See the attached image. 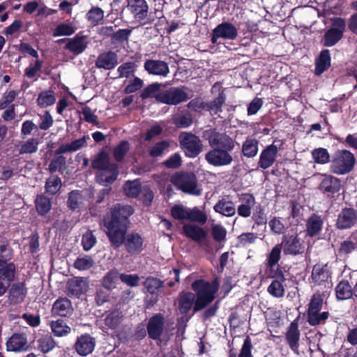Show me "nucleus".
<instances>
[{
	"mask_svg": "<svg viewBox=\"0 0 357 357\" xmlns=\"http://www.w3.org/2000/svg\"><path fill=\"white\" fill-rule=\"evenodd\" d=\"M134 211L130 206H114L104 218V225L107 228V235L111 243L119 248L124 243L126 251L130 255L140 252L143 250L144 240L137 233L127 235L128 218Z\"/></svg>",
	"mask_w": 357,
	"mask_h": 357,
	"instance_id": "f257e3e1",
	"label": "nucleus"
},
{
	"mask_svg": "<svg viewBox=\"0 0 357 357\" xmlns=\"http://www.w3.org/2000/svg\"><path fill=\"white\" fill-rule=\"evenodd\" d=\"M192 289L196 292V300L195 294L191 292L183 293L179 297L178 310L182 314L188 313L193 304L194 311L198 312L211 303L218 291V284L198 280L192 284Z\"/></svg>",
	"mask_w": 357,
	"mask_h": 357,
	"instance_id": "f03ea898",
	"label": "nucleus"
},
{
	"mask_svg": "<svg viewBox=\"0 0 357 357\" xmlns=\"http://www.w3.org/2000/svg\"><path fill=\"white\" fill-rule=\"evenodd\" d=\"M355 157L347 150H338L333 155L331 171L335 174L343 175L352 170L355 165Z\"/></svg>",
	"mask_w": 357,
	"mask_h": 357,
	"instance_id": "7ed1b4c3",
	"label": "nucleus"
},
{
	"mask_svg": "<svg viewBox=\"0 0 357 357\" xmlns=\"http://www.w3.org/2000/svg\"><path fill=\"white\" fill-rule=\"evenodd\" d=\"M179 145L188 158H194L203 151L200 138L191 132H181L178 135Z\"/></svg>",
	"mask_w": 357,
	"mask_h": 357,
	"instance_id": "20e7f679",
	"label": "nucleus"
},
{
	"mask_svg": "<svg viewBox=\"0 0 357 357\" xmlns=\"http://www.w3.org/2000/svg\"><path fill=\"white\" fill-rule=\"evenodd\" d=\"M172 182L183 192L199 196L202 188L197 185V178L193 174H179L172 178Z\"/></svg>",
	"mask_w": 357,
	"mask_h": 357,
	"instance_id": "39448f33",
	"label": "nucleus"
},
{
	"mask_svg": "<svg viewBox=\"0 0 357 357\" xmlns=\"http://www.w3.org/2000/svg\"><path fill=\"white\" fill-rule=\"evenodd\" d=\"M204 137L208 140L211 146H220L227 151H232L234 149L235 142L225 133L208 130L204 132Z\"/></svg>",
	"mask_w": 357,
	"mask_h": 357,
	"instance_id": "423d86ee",
	"label": "nucleus"
},
{
	"mask_svg": "<svg viewBox=\"0 0 357 357\" xmlns=\"http://www.w3.org/2000/svg\"><path fill=\"white\" fill-rule=\"evenodd\" d=\"M237 28L231 22H225L218 24L212 31L211 43L219 44L220 38L223 40H234L238 36Z\"/></svg>",
	"mask_w": 357,
	"mask_h": 357,
	"instance_id": "0eeeda50",
	"label": "nucleus"
},
{
	"mask_svg": "<svg viewBox=\"0 0 357 357\" xmlns=\"http://www.w3.org/2000/svg\"><path fill=\"white\" fill-rule=\"evenodd\" d=\"M188 99L185 91L177 87H172L156 96V100L162 103L176 105Z\"/></svg>",
	"mask_w": 357,
	"mask_h": 357,
	"instance_id": "6e6552de",
	"label": "nucleus"
},
{
	"mask_svg": "<svg viewBox=\"0 0 357 357\" xmlns=\"http://www.w3.org/2000/svg\"><path fill=\"white\" fill-rule=\"evenodd\" d=\"M230 151L218 148L213 149L205 155L207 162L214 167L227 166L231 163L232 156L229 154Z\"/></svg>",
	"mask_w": 357,
	"mask_h": 357,
	"instance_id": "1a4fd4ad",
	"label": "nucleus"
},
{
	"mask_svg": "<svg viewBox=\"0 0 357 357\" xmlns=\"http://www.w3.org/2000/svg\"><path fill=\"white\" fill-rule=\"evenodd\" d=\"M128 8L137 21H144L142 24H151L152 20L146 18L149 6L145 0H127Z\"/></svg>",
	"mask_w": 357,
	"mask_h": 357,
	"instance_id": "9d476101",
	"label": "nucleus"
},
{
	"mask_svg": "<svg viewBox=\"0 0 357 357\" xmlns=\"http://www.w3.org/2000/svg\"><path fill=\"white\" fill-rule=\"evenodd\" d=\"M344 29L345 22L340 18L336 19L333 24V27L324 35V45L326 47L335 45L342 38Z\"/></svg>",
	"mask_w": 357,
	"mask_h": 357,
	"instance_id": "9b49d317",
	"label": "nucleus"
},
{
	"mask_svg": "<svg viewBox=\"0 0 357 357\" xmlns=\"http://www.w3.org/2000/svg\"><path fill=\"white\" fill-rule=\"evenodd\" d=\"M357 224V211L353 208H344L337 215L335 225L339 229H347Z\"/></svg>",
	"mask_w": 357,
	"mask_h": 357,
	"instance_id": "f8f14e48",
	"label": "nucleus"
},
{
	"mask_svg": "<svg viewBox=\"0 0 357 357\" xmlns=\"http://www.w3.org/2000/svg\"><path fill=\"white\" fill-rule=\"evenodd\" d=\"M311 278L312 282L316 284H324L325 287H331V271L328 264L324 265H314L312 271Z\"/></svg>",
	"mask_w": 357,
	"mask_h": 357,
	"instance_id": "ddd939ff",
	"label": "nucleus"
},
{
	"mask_svg": "<svg viewBox=\"0 0 357 357\" xmlns=\"http://www.w3.org/2000/svg\"><path fill=\"white\" fill-rule=\"evenodd\" d=\"M183 231L186 236L206 247L209 245L207 239V232L202 227L192 224H185L183 227Z\"/></svg>",
	"mask_w": 357,
	"mask_h": 357,
	"instance_id": "4468645a",
	"label": "nucleus"
},
{
	"mask_svg": "<svg viewBox=\"0 0 357 357\" xmlns=\"http://www.w3.org/2000/svg\"><path fill=\"white\" fill-rule=\"evenodd\" d=\"M16 267L13 263L6 266L0 265V296H3L13 281L15 275Z\"/></svg>",
	"mask_w": 357,
	"mask_h": 357,
	"instance_id": "2eb2a0df",
	"label": "nucleus"
},
{
	"mask_svg": "<svg viewBox=\"0 0 357 357\" xmlns=\"http://www.w3.org/2000/svg\"><path fill=\"white\" fill-rule=\"evenodd\" d=\"M269 277L274 279L268 287V292L275 298H281L284 295V288L282 282L285 281V278L282 271L277 268L274 273H268Z\"/></svg>",
	"mask_w": 357,
	"mask_h": 357,
	"instance_id": "dca6fc26",
	"label": "nucleus"
},
{
	"mask_svg": "<svg viewBox=\"0 0 357 357\" xmlns=\"http://www.w3.org/2000/svg\"><path fill=\"white\" fill-rule=\"evenodd\" d=\"M284 254L296 255L303 252L304 246L296 236H284L281 243Z\"/></svg>",
	"mask_w": 357,
	"mask_h": 357,
	"instance_id": "f3484780",
	"label": "nucleus"
},
{
	"mask_svg": "<svg viewBox=\"0 0 357 357\" xmlns=\"http://www.w3.org/2000/svg\"><path fill=\"white\" fill-rule=\"evenodd\" d=\"M95 346V339L89 334H84L77 337L75 344V349L79 355L86 356L92 353Z\"/></svg>",
	"mask_w": 357,
	"mask_h": 357,
	"instance_id": "a211bd4d",
	"label": "nucleus"
},
{
	"mask_svg": "<svg viewBox=\"0 0 357 357\" xmlns=\"http://www.w3.org/2000/svg\"><path fill=\"white\" fill-rule=\"evenodd\" d=\"M8 351L20 352L28 349L27 337L24 333H14L6 342Z\"/></svg>",
	"mask_w": 357,
	"mask_h": 357,
	"instance_id": "6ab92c4d",
	"label": "nucleus"
},
{
	"mask_svg": "<svg viewBox=\"0 0 357 357\" xmlns=\"http://www.w3.org/2000/svg\"><path fill=\"white\" fill-rule=\"evenodd\" d=\"M278 149L276 145L272 144L264 149L259 156V166L264 169L271 167L275 161Z\"/></svg>",
	"mask_w": 357,
	"mask_h": 357,
	"instance_id": "aec40b11",
	"label": "nucleus"
},
{
	"mask_svg": "<svg viewBox=\"0 0 357 357\" xmlns=\"http://www.w3.org/2000/svg\"><path fill=\"white\" fill-rule=\"evenodd\" d=\"M88 43L87 37L79 33L74 38L67 40L65 48L73 54L79 55L86 49Z\"/></svg>",
	"mask_w": 357,
	"mask_h": 357,
	"instance_id": "412c9836",
	"label": "nucleus"
},
{
	"mask_svg": "<svg viewBox=\"0 0 357 357\" xmlns=\"http://www.w3.org/2000/svg\"><path fill=\"white\" fill-rule=\"evenodd\" d=\"M164 328V318L160 314L152 317L148 323L147 331L149 337L153 340L160 338Z\"/></svg>",
	"mask_w": 357,
	"mask_h": 357,
	"instance_id": "4be33fe9",
	"label": "nucleus"
},
{
	"mask_svg": "<svg viewBox=\"0 0 357 357\" xmlns=\"http://www.w3.org/2000/svg\"><path fill=\"white\" fill-rule=\"evenodd\" d=\"M144 68L149 73L166 77L169 73L168 64L160 60H147L144 63Z\"/></svg>",
	"mask_w": 357,
	"mask_h": 357,
	"instance_id": "5701e85b",
	"label": "nucleus"
},
{
	"mask_svg": "<svg viewBox=\"0 0 357 357\" xmlns=\"http://www.w3.org/2000/svg\"><path fill=\"white\" fill-rule=\"evenodd\" d=\"M118 174V167L115 165L97 172L96 179L100 184L107 186L114 182Z\"/></svg>",
	"mask_w": 357,
	"mask_h": 357,
	"instance_id": "b1692460",
	"label": "nucleus"
},
{
	"mask_svg": "<svg viewBox=\"0 0 357 357\" xmlns=\"http://www.w3.org/2000/svg\"><path fill=\"white\" fill-rule=\"evenodd\" d=\"M117 55L114 52L109 51L103 52L98 56L96 61V66L98 68L111 70L117 65Z\"/></svg>",
	"mask_w": 357,
	"mask_h": 357,
	"instance_id": "393cba45",
	"label": "nucleus"
},
{
	"mask_svg": "<svg viewBox=\"0 0 357 357\" xmlns=\"http://www.w3.org/2000/svg\"><path fill=\"white\" fill-rule=\"evenodd\" d=\"M241 204L238 206V214L243 218H248L252 213V208L256 204L255 197L248 193L243 194L240 197Z\"/></svg>",
	"mask_w": 357,
	"mask_h": 357,
	"instance_id": "a878e982",
	"label": "nucleus"
},
{
	"mask_svg": "<svg viewBox=\"0 0 357 357\" xmlns=\"http://www.w3.org/2000/svg\"><path fill=\"white\" fill-rule=\"evenodd\" d=\"M71 302L66 298H59L53 304L52 313L53 315L66 317L73 312Z\"/></svg>",
	"mask_w": 357,
	"mask_h": 357,
	"instance_id": "bb28decb",
	"label": "nucleus"
},
{
	"mask_svg": "<svg viewBox=\"0 0 357 357\" xmlns=\"http://www.w3.org/2000/svg\"><path fill=\"white\" fill-rule=\"evenodd\" d=\"M286 340L290 348L296 351L298 347V341L300 340V331L297 319L294 320L288 327L286 332Z\"/></svg>",
	"mask_w": 357,
	"mask_h": 357,
	"instance_id": "cd10ccee",
	"label": "nucleus"
},
{
	"mask_svg": "<svg viewBox=\"0 0 357 357\" xmlns=\"http://www.w3.org/2000/svg\"><path fill=\"white\" fill-rule=\"evenodd\" d=\"M319 184V189L323 192L335 193L340 190L341 187L339 178L328 174H324Z\"/></svg>",
	"mask_w": 357,
	"mask_h": 357,
	"instance_id": "c85d7f7f",
	"label": "nucleus"
},
{
	"mask_svg": "<svg viewBox=\"0 0 357 357\" xmlns=\"http://www.w3.org/2000/svg\"><path fill=\"white\" fill-rule=\"evenodd\" d=\"M89 139V136L84 135L82 138L73 140L70 143L61 144L56 151V154L75 152L85 146L87 140Z\"/></svg>",
	"mask_w": 357,
	"mask_h": 357,
	"instance_id": "c756f323",
	"label": "nucleus"
},
{
	"mask_svg": "<svg viewBox=\"0 0 357 357\" xmlns=\"http://www.w3.org/2000/svg\"><path fill=\"white\" fill-rule=\"evenodd\" d=\"M282 249V245L280 244H277L272 248L270 253L268 255L266 260L267 273H274L277 270V268L279 269L277 264L279 260L280 259Z\"/></svg>",
	"mask_w": 357,
	"mask_h": 357,
	"instance_id": "7c9ffc66",
	"label": "nucleus"
},
{
	"mask_svg": "<svg viewBox=\"0 0 357 357\" xmlns=\"http://www.w3.org/2000/svg\"><path fill=\"white\" fill-rule=\"evenodd\" d=\"M68 293L75 296H79L87 291V284L82 278H73L67 284Z\"/></svg>",
	"mask_w": 357,
	"mask_h": 357,
	"instance_id": "2f4dec72",
	"label": "nucleus"
},
{
	"mask_svg": "<svg viewBox=\"0 0 357 357\" xmlns=\"http://www.w3.org/2000/svg\"><path fill=\"white\" fill-rule=\"evenodd\" d=\"M213 210L224 216L232 217L236 214L234 204L225 198L220 199L214 206Z\"/></svg>",
	"mask_w": 357,
	"mask_h": 357,
	"instance_id": "473e14b6",
	"label": "nucleus"
},
{
	"mask_svg": "<svg viewBox=\"0 0 357 357\" xmlns=\"http://www.w3.org/2000/svg\"><path fill=\"white\" fill-rule=\"evenodd\" d=\"M172 122L178 128H187L192 124L193 121L189 112L178 110L172 116Z\"/></svg>",
	"mask_w": 357,
	"mask_h": 357,
	"instance_id": "72a5a7b5",
	"label": "nucleus"
},
{
	"mask_svg": "<svg viewBox=\"0 0 357 357\" xmlns=\"http://www.w3.org/2000/svg\"><path fill=\"white\" fill-rule=\"evenodd\" d=\"M323 305V299L319 295H314L309 303L307 310V321L308 323H317L315 318V313L319 312Z\"/></svg>",
	"mask_w": 357,
	"mask_h": 357,
	"instance_id": "f704fd0d",
	"label": "nucleus"
},
{
	"mask_svg": "<svg viewBox=\"0 0 357 357\" xmlns=\"http://www.w3.org/2000/svg\"><path fill=\"white\" fill-rule=\"evenodd\" d=\"M315 74L321 75L331 66V54L328 50H324L316 59Z\"/></svg>",
	"mask_w": 357,
	"mask_h": 357,
	"instance_id": "c9c22d12",
	"label": "nucleus"
},
{
	"mask_svg": "<svg viewBox=\"0 0 357 357\" xmlns=\"http://www.w3.org/2000/svg\"><path fill=\"white\" fill-rule=\"evenodd\" d=\"M123 319L122 312L119 310H113L108 312L105 317V324L110 329H116L121 324Z\"/></svg>",
	"mask_w": 357,
	"mask_h": 357,
	"instance_id": "e433bc0d",
	"label": "nucleus"
},
{
	"mask_svg": "<svg viewBox=\"0 0 357 357\" xmlns=\"http://www.w3.org/2000/svg\"><path fill=\"white\" fill-rule=\"evenodd\" d=\"M52 333L56 337L67 336L71 332V328L62 319L51 321L49 324Z\"/></svg>",
	"mask_w": 357,
	"mask_h": 357,
	"instance_id": "4c0bfd02",
	"label": "nucleus"
},
{
	"mask_svg": "<svg viewBox=\"0 0 357 357\" xmlns=\"http://www.w3.org/2000/svg\"><path fill=\"white\" fill-rule=\"evenodd\" d=\"M323 221L320 216L312 215L307 222V231L309 236H314L321 230Z\"/></svg>",
	"mask_w": 357,
	"mask_h": 357,
	"instance_id": "58836bf2",
	"label": "nucleus"
},
{
	"mask_svg": "<svg viewBox=\"0 0 357 357\" xmlns=\"http://www.w3.org/2000/svg\"><path fill=\"white\" fill-rule=\"evenodd\" d=\"M258 141L254 138H248L242 145V153L247 158H253L258 153Z\"/></svg>",
	"mask_w": 357,
	"mask_h": 357,
	"instance_id": "ea45409f",
	"label": "nucleus"
},
{
	"mask_svg": "<svg viewBox=\"0 0 357 357\" xmlns=\"http://www.w3.org/2000/svg\"><path fill=\"white\" fill-rule=\"evenodd\" d=\"M115 165L116 164L109 162L108 155L103 151L96 155L92 161L93 168L98 169V172L108 168L109 166Z\"/></svg>",
	"mask_w": 357,
	"mask_h": 357,
	"instance_id": "a19ab883",
	"label": "nucleus"
},
{
	"mask_svg": "<svg viewBox=\"0 0 357 357\" xmlns=\"http://www.w3.org/2000/svg\"><path fill=\"white\" fill-rule=\"evenodd\" d=\"M336 297L340 301L347 300L352 296V288L347 281H341L335 288Z\"/></svg>",
	"mask_w": 357,
	"mask_h": 357,
	"instance_id": "79ce46f5",
	"label": "nucleus"
},
{
	"mask_svg": "<svg viewBox=\"0 0 357 357\" xmlns=\"http://www.w3.org/2000/svg\"><path fill=\"white\" fill-rule=\"evenodd\" d=\"M120 274L116 269L109 271L102 279V285L107 289L111 290L116 287Z\"/></svg>",
	"mask_w": 357,
	"mask_h": 357,
	"instance_id": "37998d69",
	"label": "nucleus"
},
{
	"mask_svg": "<svg viewBox=\"0 0 357 357\" xmlns=\"http://www.w3.org/2000/svg\"><path fill=\"white\" fill-rule=\"evenodd\" d=\"M55 101V93L51 90L42 91L37 98L38 105L43 108L54 105Z\"/></svg>",
	"mask_w": 357,
	"mask_h": 357,
	"instance_id": "c03bdc74",
	"label": "nucleus"
},
{
	"mask_svg": "<svg viewBox=\"0 0 357 357\" xmlns=\"http://www.w3.org/2000/svg\"><path fill=\"white\" fill-rule=\"evenodd\" d=\"M87 21L92 26L98 25L104 18V11L98 6H93L86 13Z\"/></svg>",
	"mask_w": 357,
	"mask_h": 357,
	"instance_id": "a18cd8bd",
	"label": "nucleus"
},
{
	"mask_svg": "<svg viewBox=\"0 0 357 357\" xmlns=\"http://www.w3.org/2000/svg\"><path fill=\"white\" fill-rule=\"evenodd\" d=\"M26 289L24 284L22 282L13 284L10 290V296L11 300L15 303L23 301L26 295Z\"/></svg>",
	"mask_w": 357,
	"mask_h": 357,
	"instance_id": "49530a36",
	"label": "nucleus"
},
{
	"mask_svg": "<svg viewBox=\"0 0 357 357\" xmlns=\"http://www.w3.org/2000/svg\"><path fill=\"white\" fill-rule=\"evenodd\" d=\"M38 349L44 354L52 351L56 347V342L50 335H45L38 340Z\"/></svg>",
	"mask_w": 357,
	"mask_h": 357,
	"instance_id": "de8ad7c7",
	"label": "nucleus"
},
{
	"mask_svg": "<svg viewBox=\"0 0 357 357\" xmlns=\"http://www.w3.org/2000/svg\"><path fill=\"white\" fill-rule=\"evenodd\" d=\"M39 142L36 138H30L20 145V154H32L38 151Z\"/></svg>",
	"mask_w": 357,
	"mask_h": 357,
	"instance_id": "09e8293b",
	"label": "nucleus"
},
{
	"mask_svg": "<svg viewBox=\"0 0 357 357\" xmlns=\"http://www.w3.org/2000/svg\"><path fill=\"white\" fill-rule=\"evenodd\" d=\"M144 285L151 294H158L163 288V282L155 278H148L144 282Z\"/></svg>",
	"mask_w": 357,
	"mask_h": 357,
	"instance_id": "8fccbe9b",
	"label": "nucleus"
},
{
	"mask_svg": "<svg viewBox=\"0 0 357 357\" xmlns=\"http://www.w3.org/2000/svg\"><path fill=\"white\" fill-rule=\"evenodd\" d=\"M62 185L61 178L55 175L49 177L45 183V191L50 195H55Z\"/></svg>",
	"mask_w": 357,
	"mask_h": 357,
	"instance_id": "3c124183",
	"label": "nucleus"
},
{
	"mask_svg": "<svg viewBox=\"0 0 357 357\" xmlns=\"http://www.w3.org/2000/svg\"><path fill=\"white\" fill-rule=\"evenodd\" d=\"M188 220L205 224L207 221V215L197 207L189 208Z\"/></svg>",
	"mask_w": 357,
	"mask_h": 357,
	"instance_id": "603ef678",
	"label": "nucleus"
},
{
	"mask_svg": "<svg viewBox=\"0 0 357 357\" xmlns=\"http://www.w3.org/2000/svg\"><path fill=\"white\" fill-rule=\"evenodd\" d=\"M95 262L89 255L80 256L74 262V267L79 271H86L93 266Z\"/></svg>",
	"mask_w": 357,
	"mask_h": 357,
	"instance_id": "864d4df0",
	"label": "nucleus"
},
{
	"mask_svg": "<svg viewBox=\"0 0 357 357\" xmlns=\"http://www.w3.org/2000/svg\"><path fill=\"white\" fill-rule=\"evenodd\" d=\"M36 207L39 214L45 215L51 209V202L45 196L39 195L36 199Z\"/></svg>",
	"mask_w": 357,
	"mask_h": 357,
	"instance_id": "5fc2aeb1",
	"label": "nucleus"
},
{
	"mask_svg": "<svg viewBox=\"0 0 357 357\" xmlns=\"http://www.w3.org/2000/svg\"><path fill=\"white\" fill-rule=\"evenodd\" d=\"M312 158L316 163L326 164L330 160L328 151L324 148L315 149L312 151Z\"/></svg>",
	"mask_w": 357,
	"mask_h": 357,
	"instance_id": "6e6d98bb",
	"label": "nucleus"
},
{
	"mask_svg": "<svg viewBox=\"0 0 357 357\" xmlns=\"http://www.w3.org/2000/svg\"><path fill=\"white\" fill-rule=\"evenodd\" d=\"M75 28L70 23H61L54 31L53 36L54 37L61 36H70L75 31Z\"/></svg>",
	"mask_w": 357,
	"mask_h": 357,
	"instance_id": "4d7b16f0",
	"label": "nucleus"
},
{
	"mask_svg": "<svg viewBox=\"0 0 357 357\" xmlns=\"http://www.w3.org/2000/svg\"><path fill=\"white\" fill-rule=\"evenodd\" d=\"M12 250L8 243L0 241V265L2 266L8 265L9 263L7 261L12 258Z\"/></svg>",
	"mask_w": 357,
	"mask_h": 357,
	"instance_id": "13d9d810",
	"label": "nucleus"
},
{
	"mask_svg": "<svg viewBox=\"0 0 357 357\" xmlns=\"http://www.w3.org/2000/svg\"><path fill=\"white\" fill-rule=\"evenodd\" d=\"M189 208L183 205H175L171 208V213L176 220H187L188 217Z\"/></svg>",
	"mask_w": 357,
	"mask_h": 357,
	"instance_id": "bf43d9fd",
	"label": "nucleus"
},
{
	"mask_svg": "<svg viewBox=\"0 0 357 357\" xmlns=\"http://www.w3.org/2000/svg\"><path fill=\"white\" fill-rule=\"evenodd\" d=\"M124 191L127 196L135 197L139 195L141 189L139 182L137 181H128L124 185Z\"/></svg>",
	"mask_w": 357,
	"mask_h": 357,
	"instance_id": "052dcab7",
	"label": "nucleus"
},
{
	"mask_svg": "<svg viewBox=\"0 0 357 357\" xmlns=\"http://www.w3.org/2000/svg\"><path fill=\"white\" fill-rule=\"evenodd\" d=\"M211 234L215 241L222 242L226 238L227 230L220 224L213 225L211 227Z\"/></svg>",
	"mask_w": 357,
	"mask_h": 357,
	"instance_id": "680f3d73",
	"label": "nucleus"
},
{
	"mask_svg": "<svg viewBox=\"0 0 357 357\" xmlns=\"http://www.w3.org/2000/svg\"><path fill=\"white\" fill-rule=\"evenodd\" d=\"M169 147V143L166 141H162L156 143L149 149L151 156L158 157L161 155Z\"/></svg>",
	"mask_w": 357,
	"mask_h": 357,
	"instance_id": "e2e57ef3",
	"label": "nucleus"
},
{
	"mask_svg": "<svg viewBox=\"0 0 357 357\" xmlns=\"http://www.w3.org/2000/svg\"><path fill=\"white\" fill-rule=\"evenodd\" d=\"M66 163V158L60 155L51 160L48 169L51 173L61 172Z\"/></svg>",
	"mask_w": 357,
	"mask_h": 357,
	"instance_id": "0e129e2a",
	"label": "nucleus"
},
{
	"mask_svg": "<svg viewBox=\"0 0 357 357\" xmlns=\"http://www.w3.org/2000/svg\"><path fill=\"white\" fill-rule=\"evenodd\" d=\"M225 93L221 92L215 100L210 102L208 105L209 110L214 114H218L219 112H221L222 106L225 101Z\"/></svg>",
	"mask_w": 357,
	"mask_h": 357,
	"instance_id": "69168bd1",
	"label": "nucleus"
},
{
	"mask_svg": "<svg viewBox=\"0 0 357 357\" xmlns=\"http://www.w3.org/2000/svg\"><path fill=\"white\" fill-rule=\"evenodd\" d=\"M82 243L85 251L90 250L96 243V238L91 231H86L82 236Z\"/></svg>",
	"mask_w": 357,
	"mask_h": 357,
	"instance_id": "338daca9",
	"label": "nucleus"
},
{
	"mask_svg": "<svg viewBox=\"0 0 357 357\" xmlns=\"http://www.w3.org/2000/svg\"><path fill=\"white\" fill-rule=\"evenodd\" d=\"M129 150V144L126 141L121 142L114 149V155L117 161H121Z\"/></svg>",
	"mask_w": 357,
	"mask_h": 357,
	"instance_id": "774afa93",
	"label": "nucleus"
}]
</instances>
